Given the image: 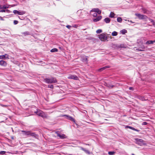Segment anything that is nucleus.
<instances>
[{"mask_svg": "<svg viewBox=\"0 0 155 155\" xmlns=\"http://www.w3.org/2000/svg\"><path fill=\"white\" fill-rule=\"evenodd\" d=\"M132 155H135L134 154V153H132L131 154Z\"/></svg>", "mask_w": 155, "mask_h": 155, "instance_id": "obj_52", "label": "nucleus"}, {"mask_svg": "<svg viewBox=\"0 0 155 155\" xmlns=\"http://www.w3.org/2000/svg\"><path fill=\"white\" fill-rule=\"evenodd\" d=\"M80 148L81 150L84 151L86 153H87L88 154H90V153L88 150H86L84 148L82 147H80Z\"/></svg>", "mask_w": 155, "mask_h": 155, "instance_id": "obj_19", "label": "nucleus"}, {"mask_svg": "<svg viewBox=\"0 0 155 155\" xmlns=\"http://www.w3.org/2000/svg\"><path fill=\"white\" fill-rule=\"evenodd\" d=\"M58 136L59 137L60 139H64L67 137L64 134H60L58 131H56L55 132Z\"/></svg>", "mask_w": 155, "mask_h": 155, "instance_id": "obj_8", "label": "nucleus"}, {"mask_svg": "<svg viewBox=\"0 0 155 155\" xmlns=\"http://www.w3.org/2000/svg\"><path fill=\"white\" fill-rule=\"evenodd\" d=\"M135 15L138 17L140 19H144L146 18V16L143 15H142L140 14L136 13L135 14Z\"/></svg>", "mask_w": 155, "mask_h": 155, "instance_id": "obj_10", "label": "nucleus"}, {"mask_svg": "<svg viewBox=\"0 0 155 155\" xmlns=\"http://www.w3.org/2000/svg\"><path fill=\"white\" fill-rule=\"evenodd\" d=\"M13 12L15 14H17L18 15H23L25 13V12L23 11H18L17 10H14Z\"/></svg>", "mask_w": 155, "mask_h": 155, "instance_id": "obj_7", "label": "nucleus"}, {"mask_svg": "<svg viewBox=\"0 0 155 155\" xmlns=\"http://www.w3.org/2000/svg\"><path fill=\"white\" fill-rule=\"evenodd\" d=\"M68 119L72 121H73L74 122H75V119L73 118L71 116H68Z\"/></svg>", "mask_w": 155, "mask_h": 155, "instance_id": "obj_22", "label": "nucleus"}, {"mask_svg": "<svg viewBox=\"0 0 155 155\" xmlns=\"http://www.w3.org/2000/svg\"><path fill=\"white\" fill-rule=\"evenodd\" d=\"M68 78L69 79H71L75 80H77L78 79V77L74 75H70L68 77Z\"/></svg>", "mask_w": 155, "mask_h": 155, "instance_id": "obj_13", "label": "nucleus"}, {"mask_svg": "<svg viewBox=\"0 0 155 155\" xmlns=\"http://www.w3.org/2000/svg\"><path fill=\"white\" fill-rule=\"evenodd\" d=\"M1 105L3 107H7V105H3L2 104H1Z\"/></svg>", "mask_w": 155, "mask_h": 155, "instance_id": "obj_40", "label": "nucleus"}, {"mask_svg": "<svg viewBox=\"0 0 155 155\" xmlns=\"http://www.w3.org/2000/svg\"><path fill=\"white\" fill-rule=\"evenodd\" d=\"M35 113L38 116H40L43 118H47V115L40 110H37V111L35 112Z\"/></svg>", "mask_w": 155, "mask_h": 155, "instance_id": "obj_3", "label": "nucleus"}, {"mask_svg": "<svg viewBox=\"0 0 155 155\" xmlns=\"http://www.w3.org/2000/svg\"><path fill=\"white\" fill-rule=\"evenodd\" d=\"M145 48L144 46L143 45L141 44L140 45L138 48L136 49V50L140 51H144Z\"/></svg>", "mask_w": 155, "mask_h": 155, "instance_id": "obj_9", "label": "nucleus"}, {"mask_svg": "<svg viewBox=\"0 0 155 155\" xmlns=\"http://www.w3.org/2000/svg\"><path fill=\"white\" fill-rule=\"evenodd\" d=\"M120 32L122 34H125V33H126L127 32V30H126L125 29H124L121 30L120 31Z\"/></svg>", "mask_w": 155, "mask_h": 155, "instance_id": "obj_23", "label": "nucleus"}, {"mask_svg": "<svg viewBox=\"0 0 155 155\" xmlns=\"http://www.w3.org/2000/svg\"><path fill=\"white\" fill-rule=\"evenodd\" d=\"M84 144H85V145H88V146L91 145L90 144H89L84 143Z\"/></svg>", "mask_w": 155, "mask_h": 155, "instance_id": "obj_49", "label": "nucleus"}, {"mask_svg": "<svg viewBox=\"0 0 155 155\" xmlns=\"http://www.w3.org/2000/svg\"><path fill=\"white\" fill-rule=\"evenodd\" d=\"M153 44V43H155V40L154 41H152Z\"/></svg>", "mask_w": 155, "mask_h": 155, "instance_id": "obj_50", "label": "nucleus"}, {"mask_svg": "<svg viewBox=\"0 0 155 155\" xmlns=\"http://www.w3.org/2000/svg\"><path fill=\"white\" fill-rule=\"evenodd\" d=\"M129 89L131 90H133L134 88L133 87H129Z\"/></svg>", "mask_w": 155, "mask_h": 155, "instance_id": "obj_41", "label": "nucleus"}, {"mask_svg": "<svg viewBox=\"0 0 155 155\" xmlns=\"http://www.w3.org/2000/svg\"><path fill=\"white\" fill-rule=\"evenodd\" d=\"M104 21L107 23H109L110 21V19L108 18H106L104 19Z\"/></svg>", "mask_w": 155, "mask_h": 155, "instance_id": "obj_21", "label": "nucleus"}, {"mask_svg": "<svg viewBox=\"0 0 155 155\" xmlns=\"http://www.w3.org/2000/svg\"><path fill=\"white\" fill-rule=\"evenodd\" d=\"M8 55L7 54L0 55V59H9Z\"/></svg>", "mask_w": 155, "mask_h": 155, "instance_id": "obj_11", "label": "nucleus"}, {"mask_svg": "<svg viewBox=\"0 0 155 155\" xmlns=\"http://www.w3.org/2000/svg\"><path fill=\"white\" fill-rule=\"evenodd\" d=\"M78 26L77 25H74L73 26V27L75 28H77L78 27Z\"/></svg>", "mask_w": 155, "mask_h": 155, "instance_id": "obj_42", "label": "nucleus"}, {"mask_svg": "<svg viewBox=\"0 0 155 155\" xmlns=\"http://www.w3.org/2000/svg\"><path fill=\"white\" fill-rule=\"evenodd\" d=\"M48 87L52 89L54 88V86L52 85H48Z\"/></svg>", "mask_w": 155, "mask_h": 155, "instance_id": "obj_36", "label": "nucleus"}, {"mask_svg": "<svg viewBox=\"0 0 155 155\" xmlns=\"http://www.w3.org/2000/svg\"><path fill=\"white\" fill-rule=\"evenodd\" d=\"M136 143L140 146L143 145L145 144L144 141L142 139L136 138L135 139Z\"/></svg>", "mask_w": 155, "mask_h": 155, "instance_id": "obj_5", "label": "nucleus"}, {"mask_svg": "<svg viewBox=\"0 0 155 155\" xmlns=\"http://www.w3.org/2000/svg\"><path fill=\"white\" fill-rule=\"evenodd\" d=\"M127 21H130V22H131V23H134V22H132V21H131V20L129 21V20H127Z\"/></svg>", "mask_w": 155, "mask_h": 155, "instance_id": "obj_48", "label": "nucleus"}, {"mask_svg": "<svg viewBox=\"0 0 155 155\" xmlns=\"http://www.w3.org/2000/svg\"><path fill=\"white\" fill-rule=\"evenodd\" d=\"M102 18V16H99L97 17L96 18L93 19V21L94 22H97L100 20Z\"/></svg>", "mask_w": 155, "mask_h": 155, "instance_id": "obj_14", "label": "nucleus"}, {"mask_svg": "<svg viewBox=\"0 0 155 155\" xmlns=\"http://www.w3.org/2000/svg\"><path fill=\"white\" fill-rule=\"evenodd\" d=\"M44 81L48 83H55L57 82L56 79L54 78H46L44 79Z\"/></svg>", "mask_w": 155, "mask_h": 155, "instance_id": "obj_4", "label": "nucleus"}, {"mask_svg": "<svg viewBox=\"0 0 155 155\" xmlns=\"http://www.w3.org/2000/svg\"><path fill=\"white\" fill-rule=\"evenodd\" d=\"M110 68V66H106L101 68H100L98 69V71H102L107 68Z\"/></svg>", "mask_w": 155, "mask_h": 155, "instance_id": "obj_20", "label": "nucleus"}, {"mask_svg": "<svg viewBox=\"0 0 155 155\" xmlns=\"http://www.w3.org/2000/svg\"><path fill=\"white\" fill-rule=\"evenodd\" d=\"M153 25L155 27V21L153 23Z\"/></svg>", "mask_w": 155, "mask_h": 155, "instance_id": "obj_46", "label": "nucleus"}, {"mask_svg": "<svg viewBox=\"0 0 155 155\" xmlns=\"http://www.w3.org/2000/svg\"><path fill=\"white\" fill-rule=\"evenodd\" d=\"M50 51L51 52H57L58 51V49L56 48H54L51 50Z\"/></svg>", "mask_w": 155, "mask_h": 155, "instance_id": "obj_25", "label": "nucleus"}, {"mask_svg": "<svg viewBox=\"0 0 155 155\" xmlns=\"http://www.w3.org/2000/svg\"><path fill=\"white\" fill-rule=\"evenodd\" d=\"M6 62L2 60L0 61V65L2 66H5L7 65Z\"/></svg>", "mask_w": 155, "mask_h": 155, "instance_id": "obj_15", "label": "nucleus"}, {"mask_svg": "<svg viewBox=\"0 0 155 155\" xmlns=\"http://www.w3.org/2000/svg\"><path fill=\"white\" fill-rule=\"evenodd\" d=\"M99 38L101 41H104L107 40V36L104 33L99 35Z\"/></svg>", "mask_w": 155, "mask_h": 155, "instance_id": "obj_6", "label": "nucleus"}, {"mask_svg": "<svg viewBox=\"0 0 155 155\" xmlns=\"http://www.w3.org/2000/svg\"><path fill=\"white\" fill-rule=\"evenodd\" d=\"M111 35L113 36H116L117 35V33L115 31H114L112 33Z\"/></svg>", "mask_w": 155, "mask_h": 155, "instance_id": "obj_29", "label": "nucleus"}, {"mask_svg": "<svg viewBox=\"0 0 155 155\" xmlns=\"http://www.w3.org/2000/svg\"><path fill=\"white\" fill-rule=\"evenodd\" d=\"M92 15L93 17H96L97 16V13L95 12H94V13Z\"/></svg>", "mask_w": 155, "mask_h": 155, "instance_id": "obj_35", "label": "nucleus"}, {"mask_svg": "<svg viewBox=\"0 0 155 155\" xmlns=\"http://www.w3.org/2000/svg\"><path fill=\"white\" fill-rule=\"evenodd\" d=\"M77 14L81 18H84V16L87 15L88 14L87 11L82 10H78Z\"/></svg>", "mask_w": 155, "mask_h": 155, "instance_id": "obj_2", "label": "nucleus"}, {"mask_svg": "<svg viewBox=\"0 0 155 155\" xmlns=\"http://www.w3.org/2000/svg\"><path fill=\"white\" fill-rule=\"evenodd\" d=\"M102 32V30L101 29H98L96 31V33H100Z\"/></svg>", "mask_w": 155, "mask_h": 155, "instance_id": "obj_32", "label": "nucleus"}, {"mask_svg": "<svg viewBox=\"0 0 155 155\" xmlns=\"http://www.w3.org/2000/svg\"><path fill=\"white\" fill-rule=\"evenodd\" d=\"M147 123L146 122H144L142 124L143 125H147Z\"/></svg>", "mask_w": 155, "mask_h": 155, "instance_id": "obj_38", "label": "nucleus"}, {"mask_svg": "<svg viewBox=\"0 0 155 155\" xmlns=\"http://www.w3.org/2000/svg\"><path fill=\"white\" fill-rule=\"evenodd\" d=\"M18 23V21H17L15 20L14 21V25H16Z\"/></svg>", "mask_w": 155, "mask_h": 155, "instance_id": "obj_37", "label": "nucleus"}, {"mask_svg": "<svg viewBox=\"0 0 155 155\" xmlns=\"http://www.w3.org/2000/svg\"><path fill=\"white\" fill-rule=\"evenodd\" d=\"M126 128H130L131 130H134V131H136L137 132H139L140 131V130H137V129H136L132 127H130V126H126V127H125Z\"/></svg>", "mask_w": 155, "mask_h": 155, "instance_id": "obj_17", "label": "nucleus"}, {"mask_svg": "<svg viewBox=\"0 0 155 155\" xmlns=\"http://www.w3.org/2000/svg\"><path fill=\"white\" fill-rule=\"evenodd\" d=\"M114 87V85H111V86H110V88H113Z\"/></svg>", "mask_w": 155, "mask_h": 155, "instance_id": "obj_47", "label": "nucleus"}, {"mask_svg": "<svg viewBox=\"0 0 155 155\" xmlns=\"http://www.w3.org/2000/svg\"><path fill=\"white\" fill-rule=\"evenodd\" d=\"M125 20V21H127V20H126V19Z\"/></svg>", "mask_w": 155, "mask_h": 155, "instance_id": "obj_54", "label": "nucleus"}, {"mask_svg": "<svg viewBox=\"0 0 155 155\" xmlns=\"http://www.w3.org/2000/svg\"><path fill=\"white\" fill-rule=\"evenodd\" d=\"M0 20H2V21H3L4 20V19L2 17H0Z\"/></svg>", "mask_w": 155, "mask_h": 155, "instance_id": "obj_44", "label": "nucleus"}, {"mask_svg": "<svg viewBox=\"0 0 155 155\" xmlns=\"http://www.w3.org/2000/svg\"><path fill=\"white\" fill-rule=\"evenodd\" d=\"M117 20L118 22L121 23L122 22V19L120 17H118L117 18Z\"/></svg>", "mask_w": 155, "mask_h": 155, "instance_id": "obj_27", "label": "nucleus"}, {"mask_svg": "<svg viewBox=\"0 0 155 155\" xmlns=\"http://www.w3.org/2000/svg\"><path fill=\"white\" fill-rule=\"evenodd\" d=\"M87 57H84L83 56L81 58V61L84 62H85L86 63L87 62Z\"/></svg>", "mask_w": 155, "mask_h": 155, "instance_id": "obj_18", "label": "nucleus"}, {"mask_svg": "<svg viewBox=\"0 0 155 155\" xmlns=\"http://www.w3.org/2000/svg\"><path fill=\"white\" fill-rule=\"evenodd\" d=\"M114 13L112 12H111L110 14L109 17L110 18H113L114 17Z\"/></svg>", "mask_w": 155, "mask_h": 155, "instance_id": "obj_24", "label": "nucleus"}, {"mask_svg": "<svg viewBox=\"0 0 155 155\" xmlns=\"http://www.w3.org/2000/svg\"><path fill=\"white\" fill-rule=\"evenodd\" d=\"M21 132L24 133L25 135H27L28 137L31 136L32 137L36 138L38 136V135L35 133L31 132L30 131H26L24 130H22Z\"/></svg>", "mask_w": 155, "mask_h": 155, "instance_id": "obj_1", "label": "nucleus"}, {"mask_svg": "<svg viewBox=\"0 0 155 155\" xmlns=\"http://www.w3.org/2000/svg\"><path fill=\"white\" fill-rule=\"evenodd\" d=\"M3 8L2 7V5H0V9Z\"/></svg>", "mask_w": 155, "mask_h": 155, "instance_id": "obj_45", "label": "nucleus"}, {"mask_svg": "<svg viewBox=\"0 0 155 155\" xmlns=\"http://www.w3.org/2000/svg\"><path fill=\"white\" fill-rule=\"evenodd\" d=\"M21 34L24 35V36H26L28 35H33V34H31L29 31H25L24 32H22Z\"/></svg>", "mask_w": 155, "mask_h": 155, "instance_id": "obj_16", "label": "nucleus"}, {"mask_svg": "<svg viewBox=\"0 0 155 155\" xmlns=\"http://www.w3.org/2000/svg\"><path fill=\"white\" fill-rule=\"evenodd\" d=\"M66 27L67 28H68V29H70V28L71 27V26L69 25H67L66 26Z\"/></svg>", "mask_w": 155, "mask_h": 155, "instance_id": "obj_39", "label": "nucleus"}, {"mask_svg": "<svg viewBox=\"0 0 155 155\" xmlns=\"http://www.w3.org/2000/svg\"><path fill=\"white\" fill-rule=\"evenodd\" d=\"M91 12H95L96 13H98V14H100L101 13V11L98 8H93L92 9L91 11Z\"/></svg>", "mask_w": 155, "mask_h": 155, "instance_id": "obj_12", "label": "nucleus"}, {"mask_svg": "<svg viewBox=\"0 0 155 155\" xmlns=\"http://www.w3.org/2000/svg\"><path fill=\"white\" fill-rule=\"evenodd\" d=\"M12 139H13V137H12Z\"/></svg>", "mask_w": 155, "mask_h": 155, "instance_id": "obj_53", "label": "nucleus"}, {"mask_svg": "<svg viewBox=\"0 0 155 155\" xmlns=\"http://www.w3.org/2000/svg\"><path fill=\"white\" fill-rule=\"evenodd\" d=\"M19 18L20 19H21V20H23V19H21V18H20L19 17Z\"/></svg>", "mask_w": 155, "mask_h": 155, "instance_id": "obj_51", "label": "nucleus"}, {"mask_svg": "<svg viewBox=\"0 0 155 155\" xmlns=\"http://www.w3.org/2000/svg\"><path fill=\"white\" fill-rule=\"evenodd\" d=\"M10 5H4L2 6L3 9H6L9 8Z\"/></svg>", "mask_w": 155, "mask_h": 155, "instance_id": "obj_30", "label": "nucleus"}, {"mask_svg": "<svg viewBox=\"0 0 155 155\" xmlns=\"http://www.w3.org/2000/svg\"><path fill=\"white\" fill-rule=\"evenodd\" d=\"M150 21L151 22L153 23L154 21L152 19H150Z\"/></svg>", "mask_w": 155, "mask_h": 155, "instance_id": "obj_43", "label": "nucleus"}, {"mask_svg": "<svg viewBox=\"0 0 155 155\" xmlns=\"http://www.w3.org/2000/svg\"><path fill=\"white\" fill-rule=\"evenodd\" d=\"M9 11L8 10H0V12H5L6 11L7 12H8Z\"/></svg>", "mask_w": 155, "mask_h": 155, "instance_id": "obj_34", "label": "nucleus"}, {"mask_svg": "<svg viewBox=\"0 0 155 155\" xmlns=\"http://www.w3.org/2000/svg\"><path fill=\"white\" fill-rule=\"evenodd\" d=\"M6 153V151H0V154H4Z\"/></svg>", "mask_w": 155, "mask_h": 155, "instance_id": "obj_33", "label": "nucleus"}, {"mask_svg": "<svg viewBox=\"0 0 155 155\" xmlns=\"http://www.w3.org/2000/svg\"><path fill=\"white\" fill-rule=\"evenodd\" d=\"M115 153V152L113 151H109L108 152V154L109 155H113Z\"/></svg>", "mask_w": 155, "mask_h": 155, "instance_id": "obj_31", "label": "nucleus"}, {"mask_svg": "<svg viewBox=\"0 0 155 155\" xmlns=\"http://www.w3.org/2000/svg\"><path fill=\"white\" fill-rule=\"evenodd\" d=\"M153 44L152 41H146L145 43L146 45H149Z\"/></svg>", "mask_w": 155, "mask_h": 155, "instance_id": "obj_26", "label": "nucleus"}, {"mask_svg": "<svg viewBox=\"0 0 155 155\" xmlns=\"http://www.w3.org/2000/svg\"><path fill=\"white\" fill-rule=\"evenodd\" d=\"M139 98L140 100H141L142 101H145V100H147L146 99H145V98L144 97H142V96L139 97Z\"/></svg>", "mask_w": 155, "mask_h": 155, "instance_id": "obj_28", "label": "nucleus"}]
</instances>
